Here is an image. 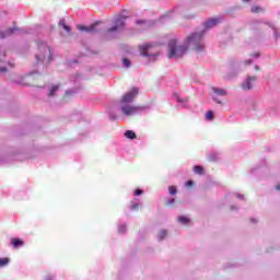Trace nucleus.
Here are the masks:
<instances>
[{
	"mask_svg": "<svg viewBox=\"0 0 280 280\" xmlns=\"http://www.w3.org/2000/svg\"><path fill=\"white\" fill-rule=\"evenodd\" d=\"M139 95V89L132 88L128 93H126L121 98V104H125L121 106V113L122 115H126L129 117L130 115H137L139 110H141V107L131 106V102H135V97Z\"/></svg>",
	"mask_w": 280,
	"mask_h": 280,
	"instance_id": "nucleus-2",
	"label": "nucleus"
},
{
	"mask_svg": "<svg viewBox=\"0 0 280 280\" xmlns=\"http://www.w3.org/2000/svg\"><path fill=\"white\" fill-rule=\"evenodd\" d=\"M255 82H257V77L248 75L241 84L243 91H253L255 86Z\"/></svg>",
	"mask_w": 280,
	"mask_h": 280,
	"instance_id": "nucleus-7",
	"label": "nucleus"
},
{
	"mask_svg": "<svg viewBox=\"0 0 280 280\" xmlns=\"http://www.w3.org/2000/svg\"><path fill=\"white\" fill-rule=\"evenodd\" d=\"M122 65H124V67H126V69H128L130 67V59L124 58L122 59Z\"/></svg>",
	"mask_w": 280,
	"mask_h": 280,
	"instance_id": "nucleus-24",
	"label": "nucleus"
},
{
	"mask_svg": "<svg viewBox=\"0 0 280 280\" xmlns=\"http://www.w3.org/2000/svg\"><path fill=\"white\" fill-rule=\"evenodd\" d=\"M141 194H143L142 189H136L135 196H141Z\"/></svg>",
	"mask_w": 280,
	"mask_h": 280,
	"instance_id": "nucleus-29",
	"label": "nucleus"
},
{
	"mask_svg": "<svg viewBox=\"0 0 280 280\" xmlns=\"http://www.w3.org/2000/svg\"><path fill=\"white\" fill-rule=\"evenodd\" d=\"M102 22H96L90 26L78 25L77 30H79L80 32H86L88 34H100L104 31V27H102Z\"/></svg>",
	"mask_w": 280,
	"mask_h": 280,
	"instance_id": "nucleus-4",
	"label": "nucleus"
},
{
	"mask_svg": "<svg viewBox=\"0 0 280 280\" xmlns=\"http://www.w3.org/2000/svg\"><path fill=\"white\" fill-rule=\"evenodd\" d=\"M210 161H218V155L211 154L210 155Z\"/></svg>",
	"mask_w": 280,
	"mask_h": 280,
	"instance_id": "nucleus-30",
	"label": "nucleus"
},
{
	"mask_svg": "<svg viewBox=\"0 0 280 280\" xmlns=\"http://www.w3.org/2000/svg\"><path fill=\"white\" fill-rule=\"evenodd\" d=\"M250 222H257V219H250Z\"/></svg>",
	"mask_w": 280,
	"mask_h": 280,
	"instance_id": "nucleus-43",
	"label": "nucleus"
},
{
	"mask_svg": "<svg viewBox=\"0 0 280 280\" xmlns=\"http://www.w3.org/2000/svg\"><path fill=\"white\" fill-rule=\"evenodd\" d=\"M277 191H280V184L276 186Z\"/></svg>",
	"mask_w": 280,
	"mask_h": 280,
	"instance_id": "nucleus-39",
	"label": "nucleus"
},
{
	"mask_svg": "<svg viewBox=\"0 0 280 280\" xmlns=\"http://www.w3.org/2000/svg\"><path fill=\"white\" fill-rule=\"evenodd\" d=\"M71 93H73V92H71V91H66V95H71Z\"/></svg>",
	"mask_w": 280,
	"mask_h": 280,
	"instance_id": "nucleus-40",
	"label": "nucleus"
},
{
	"mask_svg": "<svg viewBox=\"0 0 280 280\" xmlns=\"http://www.w3.org/2000/svg\"><path fill=\"white\" fill-rule=\"evenodd\" d=\"M126 230H127L126 224H121L118 226V233L120 235H124V233H126Z\"/></svg>",
	"mask_w": 280,
	"mask_h": 280,
	"instance_id": "nucleus-21",
	"label": "nucleus"
},
{
	"mask_svg": "<svg viewBox=\"0 0 280 280\" xmlns=\"http://www.w3.org/2000/svg\"><path fill=\"white\" fill-rule=\"evenodd\" d=\"M124 27H126V16L119 15L118 18H116L113 27L107 30V33L113 34L115 32H121Z\"/></svg>",
	"mask_w": 280,
	"mask_h": 280,
	"instance_id": "nucleus-5",
	"label": "nucleus"
},
{
	"mask_svg": "<svg viewBox=\"0 0 280 280\" xmlns=\"http://www.w3.org/2000/svg\"><path fill=\"white\" fill-rule=\"evenodd\" d=\"M205 36V30L200 33H192L189 35L183 45L178 46V40L173 38L168 42V58H183L187 54V49L191 47L195 51L205 50V42L202 40Z\"/></svg>",
	"mask_w": 280,
	"mask_h": 280,
	"instance_id": "nucleus-1",
	"label": "nucleus"
},
{
	"mask_svg": "<svg viewBox=\"0 0 280 280\" xmlns=\"http://www.w3.org/2000/svg\"><path fill=\"white\" fill-rule=\"evenodd\" d=\"M173 97H174V100H176V102H178L179 104H185V101H183V98H180V96L178 95V93L174 92V93H173Z\"/></svg>",
	"mask_w": 280,
	"mask_h": 280,
	"instance_id": "nucleus-20",
	"label": "nucleus"
},
{
	"mask_svg": "<svg viewBox=\"0 0 280 280\" xmlns=\"http://www.w3.org/2000/svg\"><path fill=\"white\" fill-rule=\"evenodd\" d=\"M150 49H152V44H143L140 46V56L144 58H149V60H156V54H150Z\"/></svg>",
	"mask_w": 280,
	"mask_h": 280,
	"instance_id": "nucleus-6",
	"label": "nucleus"
},
{
	"mask_svg": "<svg viewBox=\"0 0 280 280\" xmlns=\"http://www.w3.org/2000/svg\"><path fill=\"white\" fill-rule=\"evenodd\" d=\"M15 32H19V28L13 27L7 30L4 33L0 32V38H7V36H12V34H14Z\"/></svg>",
	"mask_w": 280,
	"mask_h": 280,
	"instance_id": "nucleus-10",
	"label": "nucleus"
},
{
	"mask_svg": "<svg viewBox=\"0 0 280 280\" xmlns=\"http://www.w3.org/2000/svg\"><path fill=\"white\" fill-rule=\"evenodd\" d=\"M244 3H248L250 2V0H242Z\"/></svg>",
	"mask_w": 280,
	"mask_h": 280,
	"instance_id": "nucleus-41",
	"label": "nucleus"
},
{
	"mask_svg": "<svg viewBox=\"0 0 280 280\" xmlns=\"http://www.w3.org/2000/svg\"><path fill=\"white\" fill-rule=\"evenodd\" d=\"M194 172L195 174H199V176H202V174H205V168L200 165H196L194 166Z\"/></svg>",
	"mask_w": 280,
	"mask_h": 280,
	"instance_id": "nucleus-13",
	"label": "nucleus"
},
{
	"mask_svg": "<svg viewBox=\"0 0 280 280\" xmlns=\"http://www.w3.org/2000/svg\"><path fill=\"white\" fill-rule=\"evenodd\" d=\"M219 23H222V18H211L205 22L203 27L205 30H211L215 27V25H219Z\"/></svg>",
	"mask_w": 280,
	"mask_h": 280,
	"instance_id": "nucleus-8",
	"label": "nucleus"
},
{
	"mask_svg": "<svg viewBox=\"0 0 280 280\" xmlns=\"http://www.w3.org/2000/svg\"><path fill=\"white\" fill-rule=\"evenodd\" d=\"M236 198H238V200H244V195L236 194Z\"/></svg>",
	"mask_w": 280,
	"mask_h": 280,
	"instance_id": "nucleus-33",
	"label": "nucleus"
},
{
	"mask_svg": "<svg viewBox=\"0 0 280 280\" xmlns=\"http://www.w3.org/2000/svg\"><path fill=\"white\" fill-rule=\"evenodd\" d=\"M37 51L35 55L37 62H51V48L47 46V43H37Z\"/></svg>",
	"mask_w": 280,
	"mask_h": 280,
	"instance_id": "nucleus-3",
	"label": "nucleus"
},
{
	"mask_svg": "<svg viewBox=\"0 0 280 280\" xmlns=\"http://www.w3.org/2000/svg\"><path fill=\"white\" fill-rule=\"evenodd\" d=\"M252 12H253L254 14H257V13L261 12V8H259V7H253V8H252Z\"/></svg>",
	"mask_w": 280,
	"mask_h": 280,
	"instance_id": "nucleus-25",
	"label": "nucleus"
},
{
	"mask_svg": "<svg viewBox=\"0 0 280 280\" xmlns=\"http://www.w3.org/2000/svg\"><path fill=\"white\" fill-rule=\"evenodd\" d=\"M5 71H8V68H5V67H0V73H5Z\"/></svg>",
	"mask_w": 280,
	"mask_h": 280,
	"instance_id": "nucleus-31",
	"label": "nucleus"
},
{
	"mask_svg": "<svg viewBox=\"0 0 280 280\" xmlns=\"http://www.w3.org/2000/svg\"><path fill=\"white\" fill-rule=\"evenodd\" d=\"M137 209H139V203H132V205L130 206V210H131V211H135V210H137Z\"/></svg>",
	"mask_w": 280,
	"mask_h": 280,
	"instance_id": "nucleus-27",
	"label": "nucleus"
},
{
	"mask_svg": "<svg viewBox=\"0 0 280 280\" xmlns=\"http://www.w3.org/2000/svg\"><path fill=\"white\" fill-rule=\"evenodd\" d=\"M178 222H179L180 224L187 225V224H189L190 220H189V218H187V217H179V218H178Z\"/></svg>",
	"mask_w": 280,
	"mask_h": 280,
	"instance_id": "nucleus-18",
	"label": "nucleus"
},
{
	"mask_svg": "<svg viewBox=\"0 0 280 280\" xmlns=\"http://www.w3.org/2000/svg\"><path fill=\"white\" fill-rule=\"evenodd\" d=\"M170 194H171L172 196H174V195L176 194V187L171 186V187H170Z\"/></svg>",
	"mask_w": 280,
	"mask_h": 280,
	"instance_id": "nucleus-28",
	"label": "nucleus"
},
{
	"mask_svg": "<svg viewBox=\"0 0 280 280\" xmlns=\"http://www.w3.org/2000/svg\"><path fill=\"white\" fill-rule=\"evenodd\" d=\"M54 278L51 276H47L45 280H52Z\"/></svg>",
	"mask_w": 280,
	"mask_h": 280,
	"instance_id": "nucleus-38",
	"label": "nucleus"
},
{
	"mask_svg": "<svg viewBox=\"0 0 280 280\" xmlns=\"http://www.w3.org/2000/svg\"><path fill=\"white\" fill-rule=\"evenodd\" d=\"M166 235H167V231H166V230H162V231H160V233L158 234V240H159L160 242H162V240H165Z\"/></svg>",
	"mask_w": 280,
	"mask_h": 280,
	"instance_id": "nucleus-17",
	"label": "nucleus"
},
{
	"mask_svg": "<svg viewBox=\"0 0 280 280\" xmlns=\"http://www.w3.org/2000/svg\"><path fill=\"white\" fill-rule=\"evenodd\" d=\"M172 14H174V11H170L166 14L161 16V21L163 22L164 19H172Z\"/></svg>",
	"mask_w": 280,
	"mask_h": 280,
	"instance_id": "nucleus-22",
	"label": "nucleus"
},
{
	"mask_svg": "<svg viewBox=\"0 0 280 280\" xmlns=\"http://www.w3.org/2000/svg\"><path fill=\"white\" fill-rule=\"evenodd\" d=\"M255 70H256V71H259V66H255Z\"/></svg>",
	"mask_w": 280,
	"mask_h": 280,
	"instance_id": "nucleus-42",
	"label": "nucleus"
},
{
	"mask_svg": "<svg viewBox=\"0 0 280 280\" xmlns=\"http://www.w3.org/2000/svg\"><path fill=\"white\" fill-rule=\"evenodd\" d=\"M125 137H126L127 139H137V133H135V131H132V130H127V131L125 132Z\"/></svg>",
	"mask_w": 280,
	"mask_h": 280,
	"instance_id": "nucleus-14",
	"label": "nucleus"
},
{
	"mask_svg": "<svg viewBox=\"0 0 280 280\" xmlns=\"http://www.w3.org/2000/svg\"><path fill=\"white\" fill-rule=\"evenodd\" d=\"M213 100L217 102V104H222V101L217 100V97H215V96H213Z\"/></svg>",
	"mask_w": 280,
	"mask_h": 280,
	"instance_id": "nucleus-36",
	"label": "nucleus"
},
{
	"mask_svg": "<svg viewBox=\"0 0 280 280\" xmlns=\"http://www.w3.org/2000/svg\"><path fill=\"white\" fill-rule=\"evenodd\" d=\"M136 24L137 25H148V21H145V20H138V21H136Z\"/></svg>",
	"mask_w": 280,
	"mask_h": 280,
	"instance_id": "nucleus-26",
	"label": "nucleus"
},
{
	"mask_svg": "<svg viewBox=\"0 0 280 280\" xmlns=\"http://www.w3.org/2000/svg\"><path fill=\"white\" fill-rule=\"evenodd\" d=\"M10 264V258H0V268L8 266Z\"/></svg>",
	"mask_w": 280,
	"mask_h": 280,
	"instance_id": "nucleus-19",
	"label": "nucleus"
},
{
	"mask_svg": "<svg viewBox=\"0 0 280 280\" xmlns=\"http://www.w3.org/2000/svg\"><path fill=\"white\" fill-rule=\"evenodd\" d=\"M174 202H176L175 199H170V200L167 201V205H174Z\"/></svg>",
	"mask_w": 280,
	"mask_h": 280,
	"instance_id": "nucleus-35",
	"label": "nucleus"
},
{
	"mask_svg": "<svg viewBox=\"0 0 280 280\" xmlns=\"http://www.w3.org/2000/svg\"><path fill=\"white\" fill-rule=\"evenodd\" d=\"M253 56L254 58H259V52H255Z\"/></svg>",
	"mask_w": 280,
	"mask_h": 280,
	"instance_id": "nucleus-37",
	"label": "nucleus"
},
{
	"mask_svg": "<svg viewBox=\"0 0 280 280\" xmlns=\"http://www.w3.org/2000/svg\"><path fill=\"white\" fill-rule=\"evenodd\" d=\"M11 244H12L13 248H21V246H23L24 242L19 238H12Z\"/></svg>",
	"mask_w": 280,
	"mask_h": 280,
	"instance_id": "nucleus-11",
	"label": "nucleus"
},
{
	"mask_svg": "<svg viewBox=\"0 0 280 280\" xmlns=\"http://www.w3.org/2000/svg\"><path fill=\"white\" fill-rule=\"evenodd\" d=\"M212 93H214V95H219L221 97H226V95H229V92L222 88H212Z\"/></svg>",
	"mask_w": 280,
	"mask_h": 280,
	"instance_id": "nucleus-9",
	"label": "nucleus"
},
{
	"mask_svg": "<svg viewBox=\"0 0 280 280\" xmlns=\"http://www.w3.org/2000/svg\"><path fill=\"white\" fill-rule=\"evenodd\" d=\"M59 25H60V27L66 30V32H71V27H69V25L66 24L65 19L59 21Z\"/></svg>",
	"mask_w": 280,
	"mask_h": 280,
	"instance_id": "nucleus-16",
	"label": "nucleus"
},
{
	"mask_svg": "<svg viewBox=\"0 0 280 280\" xmlns=\"http://www.w3.org/2000/svg\"><path fill=\"white\" fill-rule=\"evenodd\" d=\"M58 89H60V85H54V86L50 89L49 93H48V97H54V95H56Z\"/></svg>",
	"mask_w": 280,
	"mask_h": 280,
	"instance_id": "nucleus-15",
	"label": "nucleus"
},
{
	"mask_svg": "<svg viewBox=\"0 0 280 280\" xmlns=\"http://www.w3.org/2000/svg\"><path fill=\"white\" fill-rule=\"evenodd\" d=\"M192 185H194V182H192V180L186 182V187H191Z\"/></svg>",
	"mask_w": 280,
	"mask_h": 280,
	"instance_id": "nucleus-32",
	"label": "nucleus"
},
{
	"mask_svg": "<svg viewBox=\"0 0 280 280\" xmlns=\"http://www.w3.org/2000/svg\"><path fill=\"white\" fill-rule=\"evenodd\" d=\"M268 25L273 31L275 40L279 39L280 34H279V31H277V26H275V24H272V23H268Z\"/></svg>",
	"mask_w": 280,
	"mask_h": 280,
	"instance_id": "nucleus-12",
	"label": "nucleus"
},
{
	"mask_svg": "<svg viewBox=\"0 0 280 280\" xmlns=\"http://www.w3.org/2000/svg\"><path fill=\"white\" fill-rule=\"evenodd\" d=\"M206 119L208 121H211V119H213V112L212 110H209L206 113Z\"/></svg>",
	"mask_w": 280,
	"mask_h": 280,
	"instance_id": "nucleus-23",
	"label": "nucleus"
},
{
	"mask_svg": "<svg viewBox=\"0 0 280 280\" xmlns=\"http://www.w3.org/2000/svg\"><path fill=\"white\" fill-rule=\"evenodd\" d=\"M245 65H253V59L245 60Z\"/></svg>",
	"mask_w": 280,
	"mask_h": 280,
	"instance_id": "nucleus-34",
	"label": "nucleus"
}]
</instances>
